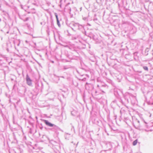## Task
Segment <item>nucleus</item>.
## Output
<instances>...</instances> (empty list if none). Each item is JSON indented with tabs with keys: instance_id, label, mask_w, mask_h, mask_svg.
<instances>
[{
	"instance_id": "f257e3e1",
	"label": "nucleus",
	"mask_w": 153,
	"mask_h": 153,
	"mask_svg": "<svg viewBox=\"0 0 153 153\" xmlns=\"http://www.w3.org/2000/svg\"><path fill=\"white\" fill-rule=\"evenodd\" d=\"M124 98L125 99V101H123V103L121 102L122 104L124 105L125 104L129 102L128 98L130 100L132 103H135L136 100V97L131 93H126L124 96Z\"/></svg>"
},
{
	"instance_id": "f03ea898",
	"label": "nucleus",
	"mask_w": 153,
	"mask_h": 153,
	"mask_svg": "<svg viewBox=\"0 0 153 153\" xmlns=\"http://www.w3.org/2000/svg\"><path fill=\"white\" fill-rule=\"evenodd\" d=\"M69 26L74 31H76L77 30H79L82 31L84 30V27L82 25L74 22L70 23L69 24Z\"/></svg>"
},
{
	"instance_id": "7ed1b4c3",
	"label": "nucleus",
	"mask_w": 153,
	"mask_h": 153,
	"mask_svg": "<svg viewBox=\"0 0 153 153\" xmlns=\"http://www.w3.org/2000/svg\"><path fill=\"white\" fill-rule=\"evenodd\" d=\"M82 32L85 35L89 37L91 39H93L94 40L96 41L97 39V36L94 35L91 32H87L84 29Z\"/></svg>"
},
{
	"instance_id": "20e7f679",
	"label": "nucleus",
	"mask_w": 153,
	"mask_h": 153,
	"mask_svg": "<svg viewBox=\"0 0 153 153\" xmlns=\"http://www.w3.org/2000/svg\"><path fill=\"white\" fill-rule=\"evenodd\" d=\"M114 95L119 100V102H120L123 103V100L121 99L120 96V94H122V91L120 89L115 88L114 89Z\"/></svg>"
},
{
	"instance_id": "39448f33",
	"label": "nucleus",
	"mask_w": 153,
	"mask_h": 153,
	"mask_svg": "<svg viewBox=\"0 0 153 153\" xmlns=\"http://www.w3.org/2000/svg\"><path fill=\"white\" fill-rule=\"evenodd\" d=\"M103 147L105 149L106 151L111 150L112 148V146L110 142H107L104 143Z\"/></svg>"
},
{
	"instance_id": "423d86ee",
	"label": "nucleus",
	"mask_w": 153,
	"mask_h": 153,
	"mask_svg": "<svg viewBox=\"0 0 153 153\" xmlns=\"http://www.w3.org/2000/svg\"><path fill=\"white\" fill-rule=\"evenodd\" d=\"M51 129L56 134H58L59 133V131L63 132V131L60 129L58 126L54 125V126H53V128Z\"/></svg>"
},
{
	"instance_id": "0eeeda50",
	"label": "nucleus",
	"mask_w": 153,
	"mask_h": 153,
	"mask_svg": "<svg viewBox=\"0 0 153 153\" xmlns=\"http://www.w3.org/2000/svg\"><path fill=\"white\" fill-rule=\"evenodd\" d=\"M26 80L27 84L29 86H31L32 85V80L30 79L28 74L26 76Z\"/></svg>"
},
{
	"instance_id": "6e6552de",
	"label": "nucleus",
	"mask_w": 153,
	"mask_h": 153,
	"mask_svg": "<svg viewBox=\"0 0 153 153\" xmlns=\"http://www.w3.org/2000/svg\"><path fill=\"white\" fill-rule=\"evenodd\" d=\"M85 88L87 90H91L94 88V86L91 84L86 82L85 85Z\"/></svg>"
},
{
	"instance_id": "1a4fd4ad",
	"label": "nucleus",
	"mask_w": 153,
	"mask_h": 153,
	"mask_svg": "<svg viewBox=\"0 0 153 153\" xmlns=\"http://www.w3.org/2000/svg\"><path fill=\"white\" fill-rule=\"evenodd\" d=\"M28 3L30 4L31 5H33L35 6H38L37 0H29Z\"/></svg>"
},
{
	"instance_id": "9d476101",
	"label": "nucleus",
	"mask_w": 153,
	"mask_h": 153,
	"mask_svg": "<svg viewBox=\"0 0 153 153\" xmlns=\"http://www.w3.org/2000/svg\"><path fill=\"white\" fill-rule=\"evenodd\" d=\"M43 121L45 124L47 126L49 127H53L54 126V124H53L50 122L48 120H44Z\"/></svg>"
},
{
	"instance_id": "9b49d317",
	"label": "nucleus",
	"mask_w": 153,
	"mask_h": 153,
	"mask_svg": "<svg viewBox=\"0 0 153 153\" xmlns=\"http://www.w3.org/2000/svg\"><path fill=\"white\" fill-rule=\"evenodd\" d=\"M48 140L49 141V143L51 144H52L53 145L55 146L57 143L56 141L53 140H50L49 138H48Z\"/></svg>"
},
{
	"instance_id": "f8f14e48",
	"label": "nucleus",
	"mask_w": 153,
	"mask_h": 153,
	"mask_svg": "<svg viewBox=\"0 0 153 153\" xmlns=\"http://www.w3.org/2000/svg\"><path fill=\"white\" fill-rule=\"evenodd\" d=\"M26 16V14H24L23 15H19V18L23 21L25 19V18H26L25 17Z\"/></svg>"
},
{
	"instance_id": "ddd939ff",
	"label": "nucleus",
	"mask_w": 153,
	"mask_h": 153,
	"mask_svg": "<svg viewBox=\"0 0 153 153\" xmlns=\"http://www.w3.org/2000/svg\"><path fill=\"white\" fill-rule=\"evenodd\" d=\"M149 50V49L148 48H147L145 50L144 52L143 53V54L146 56L148 55V52Z\"/></svg>"
},
{
	"instance_id": "4468645a",
	"label": "nucleus",
	"mask_w": 153,
	"mask_h": 153,
	"mask_svg": "<svg viewBox=\"0 0 153 153\" xmlns=\"http://www.w3.org/2000/svg\"><path fill=\"white\" fill-rule=\"evenodd\" d=\"M71 66L70 65H65L63 66V69L64 70H65L71 68Z\"/></svg>"
},
{
	"instance_id": "2eb2a0df",
	"label": "nucleus",
	"mask_w": 153,
	"mask_h": 153,
	"mask_svg": "<svg viewBox=\"0 0 153 153\" xmlns=\"http://www.w3.org/2000/svg\"><path fill=\"white\" fill-rule=\"evenodd\" d=\"M65 137L66 140H68L69 139V138L70 137V134L68 133L65 134Z\"/></svg>"
},
{
	"instance_id": "dca6fc26",
	"label": "nucleus",
	"mask_w": 153,
	"mask_h": 153,
	"mask_svg": "<svg viewBox=\"0 0 153 153\" xmlns=\"http://www.w3.org/2000/svg\"><path fill=\"white\" fill-rule=\"evenodd\" d=\"M143 68L145 71H148L149 69L148 67L147 66L143 65Z\"/></svg>"
},
{
	"instance_id": "f3484780",
	"label": "nucleus",
	"mask_w": 153,
	"mask_h": 153,
	"mask_svg": "<svg viewBox=\"0 0 153 153\" xmlns=\"http://www.w3.org/2000/svg\"><path fill=\"white\" fill-rule=\"evenodd\" d=\"M92 121L95 124H97L99 123L98 121L97 120V118L94 119V120H93Z\"/></svg>"
},
{
	"instance_id": "a211bd4d",
	"label": "nucleus",
	"mask_w": 153,
	"mask_h": 153,
	"mask_svg": "<svg viewBox=\"0 0 153 153\" xmlns=\"http://www.w3.org/2000/svg\"><path fill=\"white\" fill-rule=\"evenodd\" d=\"M137 139H136L133 142L132 144L133 146H135L137 144Z\"/></svg>"
},
{
	"instance_id": "6ab92c4d",
	"label": "nucleus",
	"mask_w": 153,
	"mask_h": 153,
	"mask_svg": "<svg viewBox=\"0 0 153 153\" xmlns=\"http://www.w3.org/2000/svg\"><path fill=\"white\" fill-rule=\"evenodd\" d=\"M30 17H26V18H25V19L23 21L25 22H26L29 20L30 19Z\"/></svg>"
},
{
	"instance_id": "aec40b11",
	"label": "nucleus",
	"mask_w": 153,
	"mask_h": 153,
	"mask_svg": "<svg viewBox=\"0 0 153 153\" xmlns=\"http://www.w3.org/2000/svg\"><path fill=\"white\" fill-rule=\"evenodd\" d=\"M56 21L57 25H58L59 27H60V23L59 20V19L56 20Z\"/></svg>"
},
{
	"instance_id": "412c9836",
	"label": "nucleus",
	"mask_w": 153,
	"mask_h": 153,
	"mask_svg": "<svg viewBox=\"0 0 153 153\" xmlns=\"http://www.w3.org/2000/svg\"><path fill=\"white\" fill-rule=\"evenodd\" d=\"M108 151H106V150H102L101 152L100 153H107L106 152H107Z\"/></svg>"
},
{
	"instance_id": "4be33fe9",
	"label": "nucleus",
	"mask_w": 153,
	"mask_h": 153,
	"mask_svg": "<svg viewBox=\"0 0 153 153\" xmlns=\"http://www.w3.org/2000/svg\"><path fill=\"white\" fill-rule=\"evenodd\" d=\"M55 15L56 16V20H58V19H58V15L56 13H55Z\"/></svg>"
},
{
	"instance_id": "5701e85b",
	"label": "nucleus",
	"mask_w": 153,
	"mask_h": 153,
	"mask_svg": "<svg viewBox=\"0 0 153 153\" xmlns=\"http://www.w3.org/2000/svg\"><path fill=\"white\" fill-rule=\"evenodd\" d=\"M148 104L149 105H153V102H151L150 101L149 102H148Z\"/></svg>"
},
{
	"instance_id": "b1692460",
	"label": "nucleus",
	"mask_w": 153,
	"mask_h": 153,
	"mask_svg": "<svg viewBox=\"0 0 153 153\" xmlns=\"http://www.w3.org/2000/svg\"><path fill=\"white\" fill-rule=\"evenodd\" d=\"M86 78L85 77H84L82 79V81H85L86 80Z\"/></svg>"
},
{
	"instance_id": "393cba45",
	"label": "nucleus",
	"mask_w": 153,
	"mask_h": 153,
	"mask_svg": "<svg viewBox=\"0 0 153 153\" xmlns=\"http://www.w3.org/2000/svg\"><path fill=\"white\" fill-rule=\"evenodd\" d=\"M82 76H86L87 77H88V78H89V76L88 75H87V74H85V75H82Z\"/></svg>"
},
{
	"instance_id": "a878e982",
	"label": "nucleus",
	"mask_w": 153,
	"mask_h": 153,
	"mask_svg": "<svg viewBox=\"0 0 153 153\" xmlns=\"http://www.w3.org/2000/svg\"><path fill=\"white\" fill-rule=\"evenodd\" d=\"M65 47H67V48H69L70 49H71V48L68 45H66L65 46Z\"/></svg>"
},
{
	"instance_id": "bb28decb",
	"label": "nucleus",
	"mask_w": 153,
	"mask_h": 153,
	"mask_svg": "<svg viewBox=\"0 0 153 153\" xmlns=\"http://www.w3.org/2000/svg\"><path fill=\"white\" fill-rule=\"evenodd\" d=\"M142 121L144 123L146 124H147L146 122L143 119H142Z\"/></svg>"
},
{
	"instance_id": "cd10ccee",
	"label": "nucleus",
	"mask_w": 153,
	"mask_h": 153,
	"mask_svg": "<svg viewBox=\"0 0 153 153\" xmlns=\"http://www.w3.org/2000/svg\"><path fill=\"white\" fill-rule=\"evenodd\" d=\"M69 13L70 14H71V9L70 7L69 8Z\"/></svg>"
},
{
	"instance_id": "c85d7f7f",
	"label": "nucleus",
	"mask_w": 153,
	"mask_h": 153,
	"mask_svg": "<svg viewBox=\"0 0 153 153\" xmlns=\"http://www.w3.org/2000/svg\"><path fill=\"white\" fill-rule=\"evenodd\" d=\"M116 100H114L112 102V103H116Z\"/></svg>"
},
{
	"instance_id": "c756f323",
	"label": "nucleus",
	"mask_w": 153,
	"mask_h": 153,
	"mask_svg": "<svg viewBox=\"0 0 153 153\" xmlns=\"http://www.w3.org/2000/svg\"><path fill=\"white\" fill-rule=\"evenodd\" d=\"M74 112V111H71V114L73 116H75V115H74V113H73Z\"/></svg>"
},
{
	"instance_id": "7c9ffc66",
	"label": "nucleus",
	"mask_w": 153,
	"mask_h": 153,
	"mask_svg": "<svg viewBox=\"0 0 153 153\" xmlns=\"http://www.w3.org/2000/svg\"><path fill=\"white\" fill-rule=\"evenodd\" d=\"M137 72L139 73H141L142 72V71H137Z\"/></svg>"
},
{
	"instance_id": "2f4dec72",
	"label": "nucleus",
	"mask_w": 153,
	"mask_h": 153,
	"mask_svg": "<svg viewBox=\"0 0 153 153\" xmlns=\"http://www.w3.org/2000/svg\"><path fill=\"white\" fill-rule=\"evenodd\" d=\"M61 77L62 78H63L64 79L65 78V77L64 76H61Z\"/></svg>"
},
{
	"instance_id": "473e14b6",
	"label": "nucleus",
	"mask_w": 153,
	"mask_h": 153,
	"mask_svg": "<svg viewBox=\"0 0 153 153\" xmlns=\"http://www.w3.org/2000/svg\"><path fill=\"white\" fill-rule=\"evenodd\" d=\"M27 26H28V27L30 25L28 24H27Z\"/></svg>"
},
{
	"instance_id": "72a5a7b5",
	"label": "nucleus",
	"mask_w": 153,
	"mask_h": 153,
	"mask_svg": "<svg viewBox=\"0 0 153 153\" xmlns=\"http://www.w3.org/2000/svg\"><path fill=\"white\" fill-rule=\"evenodd\" d=\"M97 91H95V93L96 94H97Z\"/></svg>"
},
{
	"instance_id": "f704fd0d",
	"label": "nucleus",
	"mask_w": 153,
	"mask_h": 153,
	"mask_svg": "<svg viewBox=\"0 0 153 153\" xmlns=\"http://www.w3.org/2000/svg\"><path fill=\"white\" fill-rule=\"evenodd\" d=\"M40 128L42 129V127H40Z\"/></svg>"
},
{
	"instance_id": "c9c22d12",
	"label": "nucleus",
	"mask_w": 153,
	"mask_h": 153,
	"mask_svg": "<svg viewBox=\"0 0 153 153\" xmlns=\"http://www.w3.org/2000/svg\"><path fill=\"white\" fill-rule=\"evenodd\" d=\"M137 122H138V123H139V122H140V121H139V120H138V121H137Z\"/></svg>"
},
{
	"instance_id": "e433bc0d",
	"label": "nucleus",
	"mask_w": 153,
	"mask_h": 153,
	"mask_svg": "<svg viewBox=\"0 0 153 153\" xmlns=\"http://www.w3.org/2000/svg\"><path fill=\"white\" fill-rule=\"evenodd\" d=\"M68 35L69 36H70L71 35V34L70 33H68Z\"/></svg>"
},
{
	"instance_id": "4c0bfd02",
	"label": "nucleus",
	"mask_w": 153,
	"mask_h": 153,
	"mask_svg": "<svg viewBox=\"0 0 153 153\" xmlns=\"http://www.w3.org/2000/svg\"><path fill=\"white\" fill-rule=\"evenodd\" d=\"M85 19H86V18H85V19H84V18L83 19H84L85 20Z\"/></svg>"
},
{
	"instance_id": "58836bf2",
	"label": "nucleus",
	"mask_w": 153,
	"mask_h": 153,
	"mask_svg": "<svg viewBox=\"0 0 153 153\" xmlns=\"http://www.w3.org/2000/svg\"><path fill=\"white\" fill-rule=\"evenodd\" d=\"M152 56H153V53H152Z\"/></svg>"
},
{
	"instance_id": "ea45409f",
	"label": "nucleus",
	"mask_w": 153,
	"mask_h": 153,
	"mask_svg": "<svg viewBox=\"0 0 153 153\" xmlns=\"http://www.w3.org/2000/svg\"><path fill=\"white\" fill-rule=\"evenodd\" d=\"M19 101H18L17 102V103H18V102H19Z\"/></svg>"
},
{
	"instance_id": "a19ab883",
	"label": "nucleus",
	"mask_w": 153,
	"mask_h": 153,
	"mask_svg": "<svg viewBox=\"0 0 153 153\" xmlns=\"http://www.w3.org/2000/svg\"><path fill=\"white\" fill-rule=\"evenodd\" d=\"M19 44H18V46H19Z\"/></svg>"
},
{
	"instance_id": "79ce46f5",
	"label": "nucleus",
	"mask_w": 153,
	"mask_h": 153,
	"mask_svg": "<svg viewBox=\"0 0 153 153\" xmlns=\"http://www.w3.org/2000/svg\"><path fill=\"white\" fill-rule=\"evenodd\" d=\"M52 62L53 63V62H53V61Z\"/></svg>"
},
{
	"instance_id": "37998d69",
	"label": "nucleus",
	"mask_w": 153,
	"mask_h": 153,
	"mask_svg": "<svg viewBox=\"0 0 153 153\" xmlns=\"http://www.w3.org/2000/svg\"><path fill=\"white\" fill-rule=\"evenodd\" d=\"M28 7L29 8V6H28Z\"/></svg>"
},
{
	"instance_id": "c03bdc74",
	"label": "nucleus",
	"mask_w": 153,
	"mask_h": 153,
	"mask_svg": "<svg viewBox=\"0 0 153 153\" xmlns=\"http://www.w3.org/2000/svg\"><path fill=\"white\" fill-rule=\"evenodd\" d=\"M60 7H61V4H60Z\"/></svg>"
},
{
	"instance_id": "a18cd8bd",
	"label": "nucleus",
	"mask_w": 153,
	"mask_h": 153,
	"mask_svg": "<svg viewBox=\"0 0 153 153\" xmlns=\"http://www.w3.org/2000/svg\"><path fill=\"white\" fill-rule=\"evenodd\" d=\"M136 53V52H135V53H134V54H135V53Z\"/></svg>"
},
{
	"instance_id": "49530a36",
	"label": "nucleus",
	"mask_w": 153,
	"mask_h": 153,
	"mask_svg": "<svg viewBox=\"0 0 153 153\" xmlns=\"http://www.w3.org/2000/svg\"><path fill=\"white\" fill-rule=\"evenodd\" d=\"M146 126H147V125H146Z\"/></svg>"
},
{
	"instance_id": "de8ad7c7",
	"label": "nucleus",
	"mask_w": 153,
	"mask_h": 153,
	"mask_svg": "<svg viewBox=\"0 0 153 153\" xmlns=\"http://www.w3.org/2000/svg\"><path fill=\"white\" fill-rule=\"evenodd\" d=\"M0 21H1V19H0Z\"/></svg>"
}]
</instances>
